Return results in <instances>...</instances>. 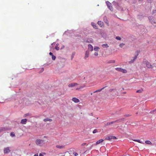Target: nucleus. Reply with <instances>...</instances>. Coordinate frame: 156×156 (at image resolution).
Wrapping results in <instances>:
<instances>
[{"mask_svg":"<svg viewBox=\"0 0 156 156\" xmlns=\"http://www.w3.org/2000/svg\"><path fill=\"white\" fill-rule=\"evenodd\" d=\"M125 44L124 43L121 44H119V46L120 47L122 48L124 45H125Z\"/></svg>","mask_w":156,"mask_h":156,"instance_id":"nucleus-37","label":"nucleus"},{"mask_svg":"<svg viewBox=\"0 0 156 156\" xmlns=\"http://www.w3.org/2000/svg\"><path fill=\"white\" fill-rule=\"evenodd\" d=\"M72 100L73 101L76 103H77L80 101V100L78 99L75 97L73 98Z\"/></svg>","mask_w":156,"mask_h":156,"instance_id":"nucleus-7","label":"nucleus"},{"mask_svg":"<svg viewBox=\"0 0 156 156\" xmlns=\"http://www.w3.org/2000/svg\"><path fill=\"white\" fill-rule=\"evenodd\" d=\"M29 115V113L26 114H25L24 115L23 117H26L28 116Z\"/></svg>","mask_w":156,"mask_h":156,"instance_id":"nucleus-40","label":"nucleus"},{"mask_svg":"<svg viewBox=\"0 0 156 156\" xmlns=\"http://www.w3.org/2000/svg\"><path fill=\"white\" fill-rule=\"evenodd\" d=\"M84 87V86H80V87L77 88H76V90H79L80 89H82Z\"/></svg>","mask_w":156,"mask_h":156,"instance_id":"nucleus-29","label":"nucleus"},{"mask_svg":"<svg viewBox=\"0 0 156 156\" xmlns=\"http://www.w3.org/2000/svg\"><path fill=\"white\" fill-rule=\"evenodd\" d=\"M86 144V143H83V144H82V145H84Z\"/></svg>","mask_w":156,"mask_h":156,"instance_id":"nucleus-49","label":"nucleus"},{"mask_svg":"<svg viewBox=\"0 0 156 156\" xmlns=\"http://www.w3.org/2000/svg\"><path fill=\"white\" fill-rule=\"evenodd\" d=\"M52 121V119H48V118L45 119H44V121L45 122H47L48 121L51 122Z\"/></svg>","mask_w":156,"mask_h":156,"instance_id":"nucleus-17","label":"nucleus"},{"mask_svg":"<svg viewBox=\"0 0 156 156\" xmlns=\"http://www.w3.org/2000/svg\"><path fill=\"white\" fill-rule=\"evenodd\" d=\"M106 87L105 86V87H103L101 89H99L98 90H97L95 91H94V93H95V92H100L101 91V90H103V89H104L105 87Z\"/></svg>","mask_w":156,"mask_h":156,"instance_id":"nucleus-20","label":"nucleus"},{"mask_svg":"<svg viewBox=\"0 0 156 156\" xmlns=\"http://www.w3.org/2000/svg\"><path fill=\"white\" fill-rule=\"evenodd\" d=\"M70 154L68 152H66L65 153V154L64 155V156H69Z\"/></svg>","mask_w":156,"mask_h":156,"instance_id":"nucleus-27","label":"nucleus"},{"mask_svg":"<svg viewBox=\"0 0 156 156\" xmlns=\"http://www.w3.org/2000/svg\"><path fill=\"white\" fill-rule=\"evenodd\" d=\"M115 62V61L114 60H112L110 61L108 63H113Z\"/></svg>","mask_w":156,"mask_h":156,"instance_id":"nucleus-35","label":"nucleus"},{"mask_svg":"<svg viewBox=\"0 0 156 156\" xmlns=\"http://www.w3.org/2000/svg\"><path fill=\"white\" fill-rule=\"evenodd\" d=\"M89 51L88 50H87L85 52V56L84 57L85 58H86L89 57Z\"/></svg>","mask_w":156,"mask_h":156,"instance_id":"nucleus-9","label":"nucleus"},{"mask_svg":"<svg viewBox=\"0 0 156 156\" xmlns=\"http://www.w3.org/2000/svg\"><path fill=\"white\" fill-rule=\"evenodd\" d=\"M44 138H47V137L46 136H44Z\"/></svg>","mask_w":156,"mask_h":156,"instance_id":"nucleus-51","label":"nucleus"},{"mask_svg":"<svg viewBox=\"0 0 156 156\" xmlns=\"http://www.w3.org/2000/svg\"><path fill=\"white\" fill-rule=\"evenodd\" d=\"M139 52H139V51H137V55H136L137 56V55H138V54L139 53Z\"/></svg>","mask_w":156,"mask_h":156,"instance_id":"nucleus-47","label":"nucleus"},{"mask_svg":"<svg viewBox=\"0 0 156 156\" xmlns=\"http://www.w3.org/2000/svg\"><path fill=\"white\" fill-rule=\"evenodd\" d=\"M145 143L147 144H152L151 142L149 140L146 141Z\"/></svg>","mask_w":156,"mask_h":156,"instance_id":"nucleus-26","label":"nucleus"},{"mask_svg":"<svg viewBox=\"0 0 156 156\" xmlns=\"http://www.w3.org/2000/svg\"><path fill=\"white\" fill-rule=\"evenodd\" d=\"M122 68H115V70H116L119 71V72H121L122 71Z\"/></svg>","mask_w":156,"mask_h":156,"instance_id":"nucleus-23","label":"nucleus"},{"mask_svg":"<svg viewBox=\"0 0 156 156\" xmlns=\"http://www.w3.org/2000/svg\"><path fill=\"white\" fill-rule=\"evenodd\" d=\"M130 115H124V116L125 117H128L129 116H130Z\"/></svg>","mask_w":156,"mask_h":156,"instance_id":"nucleus-44","label":"nucleus"},{"mask_svg":"<svg viewBox=\"0 0 156 156\" xmlns=\"http://www.w3.org/2000/svg\"><path fill=\"white\" fill-rule=\"evenodd\" d=\"M49 54L51 56H52L53 55V53L51 52H50L49 53Z\"/></svg>","mask_w":156,"mask_h":156,"instance_id":"nucleus-45","label":"nucleus"},{"mask_svg":"<svg viewBox=\"0 0 156 156\" xmlns=\"http://www.w3.org/2000/svg\"><path fill=\"white\" fill-rule=\"evenodd\" d=\"M152 14H156V9L154 10H153Z\"/></svg>","mask_w":156,"mask_h":156,"instance_id":"nucleus-36","label":"nucleus"},{"mask_svg":"<svg viewBox=\"0 0 156 156\" xmlns=\"http://www.w3.org/2000/svg\"><path fill=\"white\" fill-rule=\"evenodd\" d=\"M116 39L118 40H120L121 39V38L119 36H117L115 38Z\"/></svg>","mask_w":156,"mask_h":156,"instance_id":"nucleus-34","label":"nucleus"},{"mask_svg":"<svg viewBox=\"0 0 156 156\" xmlns=\"http://www.w3.org/2000/svg\"><path fill=\"white\" fill-rule=\"evenodd\" d=\"M92 93H91V94L92 95Z\"/></svg>","mask_w":156,"mask_h":156,"instance_id":"nucleus-54","label":"nucleus"},{"mask_svg":"<svg viewBox=\"0 0 156 156\" xmlns=\"http://www.w3.org/2000/svg\"><path fill=\"white\" fill-rule=\"evenodd\" d=\"M27 119H23L21 120L20 123L22 124H25L27 123Z\"/></svg>","mask_w":156,"mask_h":156,"instance_id":"nucleus-8","label":"nucleus"},{"mask_svg":"<svg viewBox=\"0 0 156 156\" xmlns=\"http://www.w3.org/2000/svg\"><path fill=\"white\" fill-rule=\"evenodd\" d=\"M10 150L9 149V147H7L4 148V153L5 154H7L10 152Z\"/></svg>","mask_w":156,"mask_h":156,"instance_id":"nucleus-5","label":"nucleus"},{"mask_svg":"<svg viewBox=\"0 0 156 156\" xmlns=\"http://www.w3.org/2000/svg\"><path fill=\"white\" fill-rule=\"evenodd\" d=\"M52 59L53 60H55L56 58V57L55 56L52 55Z\"/></svg>","mask_w":156,"mask_h":156,"instance_id":"nucleus-32","label":"nucleus"},{"mask_svg":"<svg viewBox=\"0 0 156 156\" xmlns=\"http://www.w3.org/2000/svg\"><path fill=\"white\" fill-rule=\"evenodd\" d=\"M78 85V84L77 83H72L69 84V85H68V87H75Z\"/></svg>","mask_w":156,"mask_h":156,"instance_id":"nucleus-4","label":"nucleus"},{"mask_svg":"<svg viewBox=\"0 0 156 156\" xmlns=\"http://www.w3.org/2000/svg\"><path fill=\"white\" fill-rule=\"evenodd\" d=\"M98 23L101 27H102L104 24L103 22L101 21H98Z\"/></svg>","mask_w":156,"mask_h":156,"instance_id":"nucleus-15","label":"nucleus"},{"mask_svg":"<svg viewBox=\"0 0 156 156\" xmlns=\"http://www.w3.org/2000/svg\"><path fill=\"white\" fill-rule=\"evenodd\" d=\"M139 1H143V0H139Z\"/></svg>","mask_w":156,"mask_h":156,"instance_id":"nucleus-52","label":"nucleus"},{"mask_svg":"<svg viewBox=\"0 0 156 156\" xmlns=\"http://www.w3.org/2000/svg\"><path fill=\"white\" fill-rule=\"evenodd\" d=\"M45 142H47L48 140H41L40 139H37L35 142L36 144L40 146H42L45 144Z\"/></svg>","mask_w":156,"mask_h":156,"instance_id":"nucleus-1","label":"nucleus"},{"mask_svg":"<svg viewBox=\"0 0 156 156\" xmlns=\"http://www.w3.org/2000/svg\"><path fill=\"white\" fill-rule=\"evenodd\" d=\"M145 62L146 66L147 68L151 69L153 68V66L150 62L147 61H146Z\"/></svg>","mask_w":156,"mask_h":156,"instance_id":"nucleus-2","label":"nucleus"},{"mask_svg":"<svg viewBox=\"0 0 156 156\" xmlns=\"http://www.w3.org/2000/svg\"><path fill=\"white\" fill-rule=\"evenodd\" d=\"M39 156H44L41 153H40L39 155Z\"/></svg>","mask_w":156,"mask_h":156,"instance_id":"nucleus-46","label":"nucleus"},{"mask_svg":"<svg viewBox=\"0 0 156 156\" xmlns=\"http://www.w3.org/2000/svg\"><path fill=\"white\" fill-rule=\"evenodd\" d=\"M106 3L108 7L111 5V4L108 1H106Z\"/></svg>","mask_w":156,"mask_h":156,"instance_id":"nucleus-24","label":"nucleus"},{"mask_svg":"<svg viewBox=\"0 0 156 156\" xmlns=\"http://www.w3.org/2000/svg\"><path fill=\"white\" fill-rule=\"evenodd\" d=\"M133 140L134 141H136V142H137L138 143H141V144H144V142H142L140 140Z\"/></svg>","mask_w":156,"mask_h":156,"instance_id":"nucleus-21","label":"nucleus"},{"mask_svg":"<svg viewBox=\"0 0 156 156\" xmlns=\"http://www.w3.org/2000/svg\"><path fill=\"white\" fill-rule=\"evenodd\" d=\"M73 154L75 156H77L78 155V154L76 152H73Z\"/></svg>","mask_w":156,"mask_h":156,"instance_id":"nucleus-38","label":"nucleus"},{"mask_svg":"<svg viewBox=\"0 0 156 156\" xmlns=\"http://www.w3.org/2000/svg\"><path fill=\"white\" fill-rule=\"evenodd\" d=\"M113 123H114V122H113V121L111 122H108L106 124H105L104 126L105 127V126H108L109 125H111V124H113Z\"/></svg>","mask_w":156,"mask_h":156,"instance_id":"nucleus-14","label":"nucleus"},{"mask_svg":"<svg viewBox=\"0 0 156 156\" xmlns=\"http://www.w3.org/2000/svg\"><path fill=\"white\" fill-rule=\"evenodd\" d=\"M108 7L111 11H112L113 10V8L111 5Z\"/></svg>","mask_w":156,"mask_h":156,"instance_id":"nucleus-31","label":"nucleus"},{"mask_svg":"<svg viewBox=\"0 0 156 156\" xmlns=\"http://www.w3.org/2000/svg\"><path fill=\"white\" fill-rule=\"evenodd\" d=\"M34 156H38V154H35V155H34Z\"/></svg>","mask_w":156,"mask_h":156,"instance_id":"nucleus-48","label":"nucleus"},{"mask_svg":"<svg viewBox=\"0 0 156 156\" xmlns=\"http://www.w3.org/2000/svg\"><path fill=\"white\" fill-rule=\"evenodd\" d=\"M56 147L57 148H59V149L63 148L64 147V146L59 145H56Z\"/></svg>","mask_w":156,"mask_h":156,"instance_id":"nucleus-16","label":"nucleus"},{"mask_svg":"<svg viewBox=\"0 0 156 156\" xmlns=\"http://www.w3.org/2000/svg\"><path fill=\"white\" fill-rule=\"evenodd\" d=\"M104 141V140L103 139H101L98 141L96 143V144L97 145V144H100V143L101 142H103Z\"/></svg>","mask_w":156,"mask_h":156,"instance_id":"nucleus-18","label":"nucleus"},{"mask_svg":"<svg viewBox=\"0 0 156 156\" xmlns=\"http://www.w3.org/2000/svg\"><path fill=\"white\" fill-rule=\"evenodd\" d=\"M94 55L95 56H97L98 55V53L97 52H95L94 53Z\"/></svg>","mask_w":156,"mask_h":156,"instance_id":"nucleus-42","label":"nucleus"},{"mask_svg":"<svg viewBox=\"0 0 156 156\" xmlns=\"http://www.w3.org/2000/svg\"><path fill=\"white\" fill-rule=\"evenodd\" d=\"M91 25L94 28L96 29L98 28L97 27L95 23H92Z\"/></svg>","mask_w":156,"mask_h":156,"instance_id":"nucleus-19","label":"nucleus"},{"mask_svg":"<svg viewBox=\"0 0 156 156\" xmlns=\"http://www.w3.org/2000/svg\"><path fill=\"white\" fill-rule=\"evenodd\" d=\"M44 70V69L43 68H42V72Z\"/></svg>","mask_w":156,"mask_h":156,"instance_id":"nucleus-50","label":"nucleus"},{"mask_svg":"<svg viewBox=\"0 0 156 156\" xmlns=\"http://www.w3.org/2000/svg\"><path fill=\"white\" fill-rule=\"evenodd\" d=\"M55 49L57 50H58L59 49V47H57V46H56L55 47Z\"/></svg>","mask_w":156,"mask_h":156,"instance_id":"nucleus-43","label":"nucleus"},{"mask_svg":"<svg viewBox=\"0 0 156 156\" xmlns=\"http://www.w3.org/2000/svg\"><path fill=\"white\" fill-rule=\"evenodd\" d=\"M115 138H116V137L114 136H107L105 138V140H110L112 139H114Z\"/></svg>","mask_w":156,"mask_h":156,"instance_id":"nucleus-3","label":"nucleus"},{"mask_svg":"<svg viewBox=\"0 0 156 156\" xmlns=\"http://www.w3.org/2000/svg\"><path fill=\"white\" fill-rule=\"evenodd\" d=\"M98 132V130L96 129H94L93 131V133H95Z\"/></svg>","mask_w":156,"mask_h":156,"instance_id":"nucleus-33","label":"nucleus"},{"mask_svg":"<svg viewBox=\"0 0 156 156\" xmlns=\"http://www.w3.org/2000/svg\"><path fill=\"white\" fill-rule=\"evenodd\" d=\"M137 58V56L135 55L133 58V59H131V60L129 62L130 63H133L134 62L135 60Z\"/></svg>","mask_w":156,"mask_h":156,"instance_id":"nucleus-13","label":"nucleus"},{"mask_svg":"<svg viewBox=\"0 0 156 156\" xmlns=\"http://www.w3.org/2000/svg\"><path fill=\"white\" fill-rule=\"evenodd\" d=\"M115 90V89H109V91L110 92H112L113 90Z\"/></svg>","mask_w":156,"mask_h":156,"instance_id":"nucleus-41","label":"nucleus"},{"mask_svg":"<svg viewBox=\"0 0 156 156\" xmlns=\"http://www.w3.org/2000/svg\"><path fill=\"white\" fill-rule=\"evenodd\" d=\"M86 42L89 43H92L93 42V40L91 38H88L86 40Z\"/></svg>","mask_w":156,"mask_h":156,"instance_id":"nucleus-12","label":"nucleus"},{"mask_svg":"<svg viewBox=\"0 0 156 156\" xmlns=\"http://www.w3.org/2000/svg\"><path fill=\"white\" fill-rule=\"evenodd\" d=\"M99 49V48L98 47H95L94 48V50L95 51H98Z\"/></svg>","mask_w":156,"mask_h":156,"instance_id":"nucleus-28","label":"nucleus"},{"mask_svg":"<svg viewBox=\"0 0 156 156\" xmlns=\"http://www.w3.org/2000/svg\"><path fill=\"white\" fill-rule=\"evenodd\" d=\"M143 91V89H141L140 90H138L136 91V92L138 93H141Z\"/></svg>","mask_w":156,"mask_h":156,"instance_id":"nucleus-30","label":"nucleus"},{"mask_svg":"<svg viewBox=\"0 0 156 156\" xmlns=\"http://www.w3.org/2000/svg\"><path fill=\"white\" fill-rule=\"evenodd\" d=\"M8 130V129L7 128H6L3 127H0V133L1 132L6 131V130Z\"/></svg>","mask_w":156,"mask_h":156,"instance_id":"nucleus-10","label":"nucleus"},{"mask_svg":"<svg viewBox=\"0 0 156 156\" xmlns=\"http://www.w3.org/2000/svg\"><path fill=\"white\" fill-rule=\"evenodd\" d=\"M10 135L12 137L15 136V135L13 133H11L10 134Z\"/></svg>","mask_w":156,"mask_h":156,"instance_id":"nucleus-39","label":"nucleus"},{"mask_svg":"<svg viewBox=\"0 0 156 156\" xmlns=\"http://www.w3.org/2000/svg\"><path fill=\"white\" fill-rule=\"evenodd\" d=\"M124 94H126V92H124Z\"/></svg>","mask_w":156,"mask_h":156,"instance_id":"nucleus-53","label":"nucleus"},{"mask_svg":"<svg viewBox=\"0 0 156 156\" xmlns=\"http://www.w3.org/2000/svg\"><path fill=\"white\" fill-rule=\"evenodd\" d=\"M124 120V118H122V119H119L118 120H115V121H113V122H114V123H116V122H121L122 121H123Z\"/></svg>","mask_w":156,"mask_h":156,"instance_id":"nucleus-11","label":"nucleus"},{"mask_svg":"<svg viewBox=\"0 0 156 156\" xmlns=\"http://www.w3.org/2000/svg\"><path fill=\"white\" fill-rule=\"evenodd\" d=\"M123 73H126L127 72V70L125 69H122V71L121 72Z\"/></svg>","mask_w":156,"mask_h":156,"instance_id":"nucleus-25","label":"nucleus"},{"mask_svg":"<svg viewBox=\"0 0 156 156\" xmlns=\"http://www.w3.org/2000/svg\"><path fill=\"white\" fill-rule=\"evenodd\" d=\"M88 51H92L93 50V46L90 44H89L88 45Z\"/></svg>","mask_w":156,"mask_h":156,"instance_id":"nucleus-6","label":"nucleus"},{"mask_svg":"<svg viewBox=\"0 0 156 156\" xmlns=\"http://www.w3.org/2000/svg\"><path fill=\"white\" fill-rule=\"evenodd\" d=\"M102 46L103 48H107L108 47H109L108 45L107 44H103L102 45Z\"/></svg>","mask_w":156,"mask_h":156,"instance_id":"nucleus-22","label":"nucleus"}]
</instances>
